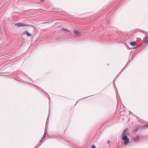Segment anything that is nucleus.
<instances>
[{"label":"nucleus","mask_w":148,"mask_h":148,"mask_svg":"<svg viewBox=\"0 0 148 148\" xmlns=\"http://www.w3.org/2000/svg\"><path fill=\"white\" fill-rule=\"evenodd\" d=\"M136 44V43L135 41H132L130 42V45L132 46H135Z\"/></svg>","instance_id":"7"},{"label":"nucleus","mask_w":148,"mask_h":148,"mask_svg":"<svg viewBox=\"0 0 148 148\" xmlns=\"http://www.w3.org/2000/svg\"><path fill=\"white\" fill-rule=\"evenodd\" d=\"M117 76L116 77V78H115V79H116V78H117Z\"/></svg>","instance_id":"22"},{"label":"nucleus","mask_w":148,"mask_h":148,"mask_svg":"<svg viewBox=\"0 0 148 148\" xmlns=\"http://www.w3.org/2000/svg\"><path fill=\"white\" fill-rule=\"evenodd\" d=\"M82 98V99H78L77 100V102H79V101H82V100L84 99V98Z\"/></svg>","instance_id":"10"},{"label":"nucleus","mask_w":148,"mask_h":148,"mask_svg":"<svg viewBox=\"0 0 148 148\" xmlns=\"http://www.w3.org/2000/svg\"><path fill=\"white\" fill-rule=\"evenodd\" d=\"M107 143H108V144H110V140H108V142H107Z\"/></svg>","instance_id":"15"},{"label":"nucleus","mask_w":148,"mask_h":148,"mask_svg":"<svg viewBox=\"0 0 148 148\" xmlns=\"http://www.w3.org/2000/svg\"><path fill=\"white\" fill-rule=\"evenodd\" d=\"M47 132L45 130L44 133H46V134H47Z\"/></svg>","instance_id":"20"},{"label":"nucleus","mask_w":148,"mask_h":148,"mask_svg":"<svg viewBox=\"0 0 148 148\" xmlns=\"http://www.w3.org/2000/svg\"><path fill=\"white\" fill-rule=\"evenodd\" d=\"M128 62L127 63V64H126V65H125V66L124 67V68H125L127 66V64H128Z\"/></svg>","instance_id":"16"},{"label":"nucleus","mask_w":148,"mask_h":148,"mask_svg":"<svg viewBox=\"0 0 148 148\" xmlns=\"http://www.w3.org/2000/svg\"><path fill=\"white\" fill-rule=\"evenodd\" d=\"M143 42L144 43L148 42V35H147L144 37Z\"/></svg>","instance_id":"3"},{"label":"nucleus","mask_w":148,"mask_h":148,"mask_svg":"<svg viewBox=\"0 0 148 148\" xmlns=\"http://www.w3.org/2000/svg\"><path fill=\"white\" fill-rule=\"evenodd\" d=\"M62 29L66 31L69 32H70V31L66 29Z\"/></svg>","instance_id":"11"},{"label":"nucleus","mask_w":148,"mask_h":148,"mask_svg":"<svg viewBox=\"0 0 148 148\" xmlns=\"http://www.w3.org/2000/svg\"><path fill=\"white\" fill-rule=\"evenodd\" d=\"M43 139H42V138H41V139L40 140V142H42V140Z\"/></svg>","instance_id":"17"},{"label":"nucleus","mask_w":148,"mask_h":148,"mask_svg":"<svg viewBox=\"0 0 148 148\" xmlns=\"http://www.w3.org/2000/svg\"><path fill=\"white\" fill-rule=\"evenodd\" d=\"M144 127H148V125H145L143 126Z\"/></svg>","instance_id":"14"},{"label":"nucleus","mask_w":148,"mask_h":148,"mask_svg":"<svg viewBox=\"0 0 148 148\" xmlns=\"http://www.w3.org/2000/svg\"><path fill=\"white\" fill-rule=\"evenodd\" d=\"M27 34V36H30L32 35L30 33L28 32L27 31H25L24 32V33H23L24 34Z\"/></svg>","instance_id":"6"},{"label":"nucleus","mask_w":148,"mask_h":148,"mask_svg":"<svg viewBox=\"0 0 148 148\" xmlns=\"http://www.w3.org/2000/svg\"><path fill=\"white\" fill-rule=\"evenodd\" d=\"M74 32L75 34V36L76 37H79V36L81 34L80 32L77 30H74Z\"/></svg>","instance_id":"4"},{"label":"nucleus","mask_w":148,"mask_h":148,"mask_svg":"<svg viewBox=\"0 0 148 148\" xmlns=\"http://www.w3.org/2000/svg\"><path fill=\"white\" fill-rule=\"evenodd\" d=\"M114 84H115V82H114Z\"/></svg>","instance_id":"21"},{"label":"nucleus","mask_w":148,"mask_h":148,"mask_svg":"<svg viewBox=\"0 0 148 148\" xmlns=\"http://www.w3.org/2000/svg\"><path fill=\"white\" fill-rule=\"evenodd\" d=\"M46 133H44V135L43 136L42 138V139H44L46 137Z\"/></svg>","instance_id":"9"},{"label":"nucleus","mask_w":148,"mask_h":148,"mask_svg":"<svg viewBox=\"0 0 148 148\" xmlns=\"http://www.w3.org/2000/svg\"><path fill=\"white\" fill-rule=\"evenodd\" d=\"M40 1L41 2H42L44 1V0H41Z\"/></svg>","instance_id":"19"},{"label":"nucleus","mask_w":148,"mask_h":148,"mask_svg":"<svg viewBox=\"0 0 148 148\" xmlns=\"http://www.w3.org/2000/svg\"><path fill=\"white\" fill-rule=\"evenodd\" d=\"M142 45V44L140 45H137L136 47L134 48V49H137L138 47H140V46H141Z\"/></svg>","instance_id":"8"},{"label":"nucleus","mask_w":148,"mask_h":148,"mask_svg":"<svg viewBox=\"0 0 148 148\" xmlns=\"http://www.w3.org/2000/svg\"><path fill=\"white\" fill-rule=\"evenodd\" d=\"M15 26H17L18 27H24V26H26V27H29L30 26V25L29 24H24L23 23H16L15 24Z\"/></svg>","instance_id":"2"},{"label":"nucleus","mask_w":148,"mask_h":148,"mask_svg":"<svg viewBox=\"0 0 148 148\" xmlns=\"http://www.w3.org/2000/svg\"><path fill=\"white\" fill-rule=\"evenodd\" d=\"M128 134V129L127 128L124 130L121 134L122 139L124 141V144L125 145H127L130 143V139L127 136Z\"/></svg>","instance_id":"1"},{"label":"nucleus","mask_w":148,"mask_h":148,"mask_svg":"<svg viewBox=\"0 0 148 148\" xmlns=\"http://www.w3.org/2000/svg\"><path fill=\"white\" fill-rule=\"evenodd\" d=\"M127 47L128 48V49H130V48H129V47L128 46H127Z\"/></svg>","instance_id":"18"},{"label":"nucleus","mask_w":148,"mask_h":148,"mask_svg":"<svg viewBox=\"0 0 148 148\" xmlns=\"http://www.w3.org/2000/svg\"><path fill=\"white\" fill-rule=\"evenodd\" d=\"M92 148H96V147L95 146L93 145L92 146Z\"/></svg>","instance_id":"13"},{"label":"nucleus","mask_w":148,"mask_h":148,"mask_svg":"<svg viewBox=\"0 0 148 148\" xmlns=\"http://www.w3.org/2000/svg\"><path fill=\"white\" fill-rule=\"evenodd\" d=\"M138 130V128H136V129L134 130V132H136Z\"/></svg>","instance_id":"12"},{"label":"nucleus","mask_w":148,"mask_h":148,"mask_svg":"<svg viewBox=\"0 0 148 148\" xmlns=\"http://www.w3.org/2000/svg\"><path fill=\"white\" fill-rule=\"evenodd\" d=\"M133 139L135 142H138L139 140V136H137L136 137H134Z\"/></svg>","instance_id":"5"}]
</instances>
